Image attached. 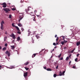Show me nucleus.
I'll use <instances>...</instances> for the list:
<instances>
[{
    "label": "nucleus",
    "instance_id": "obj_2",
    "mask_svg": "<svg viewBox=\"0 0 80 80\" xmlns=\"http://www.w3.org/2000/svg\"><path fill=\"white\" fill-rule=\"evenodd\" d=\"M1 5H3L2 7L3 8H6L7 7V4L5 2L1 4Z\"/></svg>",
    "mask_w": 80,
    "mask_h": 80
},
{
    "label": "nucleus",
    "instance_id": "obj_35",
    "mask_svg": "<svg viewBox=\"0 0 80 80\" xmlns=\"http://www.w3.org/2000/svg\"><path fill=\"white\" fill-rule=\"evenodd\" d=\"M53 45H54L55 46H56V43L54 42L53 44Z\"/></svg>",
    "mask_w": 80,
    "mask_h": 80
},
{
    "label": "nucleus",
    "instance_id": "obj_25",
    "mask_svg": "<svg viewBox=\"0 0 80 80\" xmlns=\"http://www.w3.org/2000/svg\"><path fill=\"white\" fill-rule=\"evenodd\" d=\"M9 18H12V15L10 14L9 15Z\"/></svg>",
    "mask_w": 80,
    "mask_h": 80
},
{
    "label": "nucleus",
    "instance_id": "obj_40",
    "mask_svg": "<svg viewBox=\"0 0 80 80\" xmlns=\"http://www.w3.org/2000/svg\"><path fill=\"white\" fill-rule=\"evenodd\" d=\"M43 68L44 69H45L46 70H47V67H44Z\"/></svg>",
    "mask_w": 80,
    "mask_h": 80
},
{
    "label": "nucleus",
    "instance_id": "obj_5",
    "mask_svg": "<svg viewBox=\"0 0 80 80\" xmlns=\"http://www.w3.org/2000/svg\"><path fill=\"white\" fill-rule=\"evenodd\" d=\"M30 17H32V18H33L34 19H33V21H35V20H36L35 19V15H31V14H30Z\"/></svg>",
    "mask_w": 80,
    "mask_h": 80
},
{
    "label": "nucleus",
    "instance_id": "obj_11",
    "mask_svg": "<svg viewBox=\"0 0 80 80\" xmlns=\"http://www.w3.org/2000/svg\"><path fill=\"white\" fill-rule=\"evenodd\" d=\"M36 55H37L36 54H33L32 56V58H33V57H35V56H36Z\"/></svg>",
    "mask_w": 80,
    "mask_h": 80
},
{
    "label": "nucleus",
    "instance_id": "obj_21",
    "mask_svg": "<svg viewBox=\"0 0 80 80\" xmlns=\"http://www.w3.org/2000/svg\"><path fill=\"white\" fill-rule=\"evenodd\" d=\"M58 39H59V38H58V37H57V38L56 39V42H58Z\"/></svg>",
    "mask_w": 80,
    "mask_h": 80
},
{
    "label": "nucleus",
    "instance_id": "obj_29",
    "mask_svg": "<svg viewBox=\"0 0 80 80\" xmlns=\"http://www.w3.org/2000/svg\"><path fill=\"white\" fill-rule=\"evenodd\" d=\"M61 55H62V53H61V54L59 55L58 56V57L59 58H60V57H61Z\"/></svg>",
    "mask_w": 80,
    "mask_h": 80
},
{
    "label": "nucleus",
    "instance_id": "obj_19",
    "mask_svg": "<svg viewBox=\"0 0 80 80\" xmlns=\"http://www.w3.org/2000/svg\"><path fill=\"white\" fill-rule=\"evenodd\" d=\"M75 50V48H74L71 51V53H73V52H74Z\"/></svg>",
    "mask_w": 80,
    "mask_h": 80
},
{
    "label": "nucleus",
    "instance_id": "obj_7",
    "mask_svg": "<svg viewBox=\"0 0 80 80\" xmlns=\"http://www.w3.org/2000/svg\"><path fill=\"white\" fill-rule=\"evenodd\" d=\"M35 36L36 37L37 39H38V38H40V37L38 35H36Z\"/></svg>",
    "mask_w": 80,
    "mask_h": 80
},
{
    "label": "nucleus",
    "instance_id": "obj_34",
    "mask_svg": "<svg viewBox=\"0 0 80 80\" xmlns=\"http://www.w3.org/2000/svg\"><path fill=\"white\" fill-rule=\"evenodd\" d=\"M21 30H22V31H24V29H23V28H21Z\"/></svg>",
    "mask_w": 80,
    "mask_h": 80
},
{
    "label": "nucleus",
    "instance_id": "obj_23",
    "mask_svg": "<svg viewBox=\"0 0 80 80\" xmlns=\"http://www.w3.org/2000/svg\"><path fill=\"white\" fill-rule=\"evenodd\" d=\"M12 27H16V26H15L14 25V23H12Z\"/></svg>",
    "mask_w": 80,
    "mask_h": 80
},
{
    "label": "nucleus",
    "instance_id": "obj_41",
    "mask_svg": "<svg viewBox=\"0 0 80 80\" xmlns=\"http://www.w3.org/2000/svg\"><path fill=\"white\" fill-rule=\"evenodd\" d=\"M12 10H15V8H12Z\"/></svg>",
    "mask_w": 80,
    "mask_h": 80
},
{
    "label": "nucleus",
    "instance_id": "obj_3",
    "mask_svg": "<svg viewBox=\"0 0 80 80\" xmlns=\"http://www.w3.org/2000/svg\"><path fill=\"white\" fill-rule=\"evenodd\" d=\"M29 8H30V7H29L27 9H25V10L26 11V12L28 14V11L30 10V9H29Z\"/></svg>",
    "mask_w": 80,
    "mask_h": 80
},
{
    "label": "nucleus",
    "instance_id": "obj_4",
    "mask_svg": "<svg viewBox=\"0 0 80 80\" xmlns=\"http://www.w3.org/2000/svg\"><path fill=\"white\" fill-rule=\"evenodd\" d=\"M5 53L6 54H8V57H10V54H11L10 52L8 51H7L6 52H5Z\"/></svg>",
    "mask_w": 80,
    "mask_h": 80
},
{
    "label": "nucleus",
    "instance_id": "obj_45",
    "mask_svg": "<svg viewBox=\"0 0 80 80\" xmlns=\"http://www.w3.org/2000/svg\"><path fill=\"white\" fill-rule=\"evenodd\" d=\"M72 68H74V69H75V67L73 66V67H72Z\"/></svg>",
    "mask_w": 80,
    "mask_h": 80
},
{
    "label": "nucleus",
    "instance_id": "obj_55",
    "mask_svg": "<svg viewBox=\"0 0 80 80\" xmlns=\"http://www.w3.org/2000/svg\"><path fill=\"white\" fill-rule=\"evenodd\" d=\"M52 51H54V49H52Z\"/></svg>",
    "mask_w": 80,
    "mask_h": 80
},
{
    "label": "nucleus",
    "instance_id": "obj_39",
    "mask_svg": "<svg viewBox=\"0 0 80 80\" xmlns=\"http://www.w3.org/2000/svg\"><path fill=\"white\" fill-rule=\"evenodd\" d=\"M63 59V58L62 57L60 58V60H62Z\"/></svg>",
    "mask_w": 80,
    "mask_h": 80
},
{
    "label": "nucleus",
    "instance_id": "obj_17",
    "mask_svg": "<svg viewBox=\"0 0 80 80\" xmlns=\"http://www.w3.org/2000/svg\"><path fill=\"white\" fill-rule=\"evenodd\" d=\"M15 35H14V34L13 33H12L11 35H10V37H12L14 36Z\"/></svg>",
    "mask_w": 80,
    "mask_h": 80
},
{
    "label": "nucleus",
    "instance_id": "obj_51",
    "mask_svg": "<svg viewBox=\"0 0 80 80\" xmlns=\"http://www.w3.org/2000/svg\"><path fill=\"white\" fill-rule=\"evenodd\" d=\"M71 63V61L69 62V65H70V63Z\"/></svg>",
    "mask_w": 80,
    "mask_h": 80
},
{
    "label": "nucleus",
    "instance_id": "obj_33",
    "mask_svg": "<svg viewBox=\"0 0 80 80\" xmlns=\"http://www.w3.org/2000/svg\"><path fill=\"white\" fill-rule=\"evenodd\" d=\"M6 50V48H3L2 49V50Z\"/></svg>",
    "mask_w": 80,
    "mask_h": 80
},
{
    "label": "nucleus",
    "instance_id": "obj_42",
    "mask_svg": "<svg viewBox=\"0 0 80 80\" xmlns=\"http://www.w3.org/2000/svg\"><path fill=\"white\" fill-rule=\"evenodd\" d=\"M54 65H55V66L56 65H57V62H54Z\"/></svg>",
    "mask_w": 80,
    "mask_h": 80
},
{
    "label": "nucleus",
    "instance_id": "obj_24",
    "mask_svg": "<svg viewBox=\"0 0 80 80\" xmlns=\"http://www.w3.org/2000/svg\"><path fill=\"white\" fill-rule=\"evenodd\" d=\"M57 74H55L53 75V77H54V78H55V77H57Z\"/></svg>",
    "mask_w": 80,
    "mask_h": 80
},
{
    "label": "nucleus",
    "instance_id": "obj_32",
    "mask_svg": "<svg viewBox=\"0 0 80 80\" xmlns=\"http://www.w3.org/2000/svg\"><path fill=\"white\" fill-rule=\"evenodd\" d=\"M18 34H19L20 35V34H21V32H20V31H18Z\"/></svg>",
    "mask_w": 80,
    "mask_h": 80
},
{
    "label": "nucleus",
    "instance_id": "obj_49",
    "mask_svg": "<svg viewBox=\"0 0 80 80\" xmlns=\"http://www.w3.org/2000/svg\"><path fill=\"white\" fill-rule=\"evenodd\" d=\"M57 46H55L54 47V49H55V48H57Z\"/></svg>",
    "mask_w": 80,
    "mask_h": 80
},
{
    "label": "nucleus",
    "instance_id": "obj_18",
    "mask_svg": "<svg viewBox=\"0 0 80 80\" xmlns=\"http://www.w3.org/2000/svg\"><path fill=\"white\" fill-rule=\"evenodd\" d=\"M7 38V37H4V41H6V39Z\"/></svg>",
    "mask_w": 80,
    "mask_h": 80
},
{
    "label": "nucleus",
    "instance_id": "obj_30",
    "mask_svg": "<svg viewBox=\"0 0 80 80\" xmlns=\"http://www.w3.org/2000/svg\"><path fill=\"white\" fill-rule=\"evenodd\" d=\"M25 69H26V70H28V69H29V68H26V67H25Z\"/></svg>",
    "mask_w": 80,
    "mask_h": 80
},
{
    "label": "nucleus",
    "instance_id": "obj_47",
    "mask_svg": "<svg viewBox=\"0 0 80 80\" xmlns=\"http://www.w3.org/2000/svg\"><path fill=\"white\" fill-rule=\"evenodd\" d=\"M57 37V35H56L55 36V38H56V37Z\"/></svg>",
    "mask_w": 80,
    "mask_h": 80
},
{
    "label": "nucleus",
    "instance_id": "obj_13",
    "mask_svg": "<svg viewBox=\"0 0 80 80\" xmlns=\"http://www.w3.org/2000/svg\"><path fill=\"white\" fill-rule=\"evenodd\" d=\"M29 63V62H27L24 63V65H28Z\"/></svg>",
    "mask_w": 80,
    "mask_h": 80
},
{
    "label": "nucleus",
    "instance_id": "obj_1",
    "mask_svg": "<svg viewBox=\"0 0 80 80\" xmlns=\"http://www.w3.org/2000/svg\"><path fill=\"white\" fill-rule=\"evenodd\" d=\"M3 10L4 11H5L6 12V13H8L10 11V10L8 8H4L3 9Z\"/></svg>",
    "mask_w": 80,
    "mask_h": 80
},
{
    "label": "nucleus",
    "instance_id": "obj_43",
    "mask_svg": "<svg viewBox=\"0 0 80 80\" xmlns=\"http://www.w3.org/2000/svg\"><path fill=\"white\" fill-rule=\"evenodd\" d=\"M58 66H56V69H58Z\"/></svg>",
    "mask_w": 80,
    "mask_h": 80
},
{
    "label": "nucleus",
    "instance_id": "obj_20",
    "mask_svg": "<svg viewBox=\"0 0 80 80\" xmlns=\"http://www.w3.org/2000/svg\"><path fill=\"white\" fill-rule=\"evenodd\" d=\"M23 18V17L20 18V19L18 20V22H20V20H22V18Z\"/></svg>",
    "mask_w": 80,
    "mask_h": 80
},
{
    "label": "nucleus",
    "instance_id": "obj_59",
    "mask_svg": "<svg viewBox=\"0 0 80 80\" xmlns=\"http://www.w3.org/2000/svg\"><path fill=\"white\" fill-rule=\"evenodd\" d=\"M9 5L10 4V3H9Z\"/></svg>",
    "mask_w": 80,
    "mask_h": 80
},
{
    "label": "nucleus",
    "instance_id": "obj_26",
    "mask_svg": "<svg viewBox=\"0 0 80 80\" xmlns=\"http://www.w3.org/2000/svg\"><path fill=\"white\" fill-rule=\"evenodd\" d=\"M61 43L62 45H64V42L63 41H62L61 42Z\"/></svg>",
    "mask_w": 80,
    "mask_h": 80
},
{
    "label": "nucleus",
    "instance_id": "obj_27",
    "mask_svg": "<svg viewBox=\"0 0 80 80\" xmlns=\"http://www.w3.org/2000/svg\"><path fill=\"white\" fill-rule=\"evenodd\" d=\"M4 22L3 21H2L1 22V25H3V24H4Z\"/></svg>",
    "mask_w": 80,
    "mask_h": 80
},
{
    "label": "nucleus",
    "instance_id": "obj_28",
    "mask_svg": "<svg viewBox=\"0 0 80 80\" xmlns=\"http://www.w3.org/2000/svg\"><path fill=\"white\" fill-rule=\"evenodd\" d=\"M13 38V39H15V38H16V37H15V36H14L13 37H12Z\"/></svg>",
    "mask_w": 80,
    "mask_h": 80
},
{
    "label": "nucleus",
    "instance_id": "obj_58",
    "mask_svg": "<svg viewBox=\"0 0 80 80\" xmlns=\"http://www.w3.org/2000/svg\"><path fill=\"white\" fill-rule=\"evenodd\" d=\"M43 50H42V51H41V52H42V51H43Z\"/></svg>",
    "mask_w": 80,
    "mask_h": 80
},
{
    "label": "nucleus",
    "instance_id": "obj_31",
    "mask_svg": "<svg viewBox=\"0 0 80 80\" xmlns=\"http://www.w3.org/2000/svg\"><path fill=\"white\" fill-rule=\"evenodd\" d=\"M65 72V71H63V72H62V75H64V74Z\"/></svg>",
    "mask_w": 80,
    "mask_h": 80
},
{
    "label": "nucleus",
    "instance_id": "obj_15",
    "mask_svg": "<svg viewBox=\"0 0 80 80\" xmlns=\"http://www.w3.org/2000/svg\"><path fill=\"white\" fill-rule=\"evenodd\" d=\"M47 71H52V69H50V68H48L47 69Z\"/></svg>",
    "mask_w": 80,
    "mask_h": 80
},
{
    "label": "nucleus",
    "instance_id": "obj_44",
    "mask_svg": "<svg viewBox=\"0 0 80 80\" xmlns=\"http://www.w3.org/2000/svg\"><path fill=\"white\" fill-rule=\"evenodd\" d=\"M79 55H80V54H78L77 55V57H78V56H79Z\"/></svg>",
    "mask_w": 80,
    "mask_h": 80
},
{
    "label": "nucleus",
    "instance_id": "obj_48",
    "mask_svg": "<svg viewBox=\"0 0 80 80\" xmlns=\"http://www.w3.org/2000/svg\"><path fill=\"white\" fill-rule=\"evenodd\" d=\"M37 17H40V15H37Z\"/></svg>",
    "mask_w": 80,
    "mask_h": 80
},
{
    "label": "nucleus",
    "instance_id": "obj_14",
    "mask_svg": "<svg viewBox=\"0 0 80 80\" xmlns=\"http://www.w3.org/2000/svg\"><path fill=\"white\" fill-rule=\"evenodd\" d=\"M18 26L20 27H22V24H21L20 23H19L18 24Z\"/></svg>",
    "mask_w": 80,
    "mask_h": 80
},
{
    "label": "nucleus",
    "instance_id": "obj_56",
    "mask_svg": "<svg viewBox=\"0 0 80 80\" xmlns=\"http://www.w3.org/2000/svg\"><path fill=\"white\" fill-rule=\"evenodd\" d=\"M33 13V12H30V13Z\"/></svg>",
    "mask_w": 80,
    "mask_h": 80
},
{
    "label": "nucleus",
    "instance_id": "obj_9",
    "mask_svg": "<svg viewBox=\"0 0 80 80\" xmlns=\"http://www.w3.org/2000/svg\"><path fill=\"white\" fill-rule=\"evenodd\" d=\"M11 47L12 49V50H13V49H14L15 48L14 46H11Z\"/></svg>",
    "mask_w": 80,
    "mask_h": 80
},
{
    "label": "nucleus",
    "instance_id": "obj_54",
    "mask_svg": "<svg viewBox=\"0 0 80 80\" xmlns=\"http://www.w3.org/2000/svg\"><path fill=\"white\" fill-rule=\"evenodd\" d=\"M58 42L56 43V45H58Z\"/></svg>",
    "mask_w": 80,
    "mask_h": 80
},
{
    "label": "nucleus",
    "instance_id": "obj_22",
    "mask_svg": "<svg viewBox=\"0 0 80 80\" xmlns=\"http://www.w3.org/2000/svg\"><path fill=\"white\" fill-rule=\"evenodd\" d=\"M1 28L2 30H3V24H2V25H1Z\"/></svg>",
    "mask_w": 80,
    "mask_h": 80
},
{
    "label": "nucleus",
    "instance_id": "obj_53",
    "mask_svg": "<svg viewBox=\"0 0 80 80\" xmlns=\"http://www.w3.org/2000/svg\"><path fill=\"white\" fill-rule=\"evenodd\" d=\"M1 49H2V47H1V46H0V50Z\"/></svg>",
    "mask_w": 80,
    "mask_h": 80
},
{
    "label": "nucleus",
    "instance_id": "obj_37",
    "mask_svg": "<svg viewBox=\"0 0 80 80\" xmlns=\"http://www.w3.org/2000/svg\"><path fill=\"white\" fill-rule=\"evenodd\" d=\"M78 60V58H76L75 59V62H77Z\"/></svg>",
    "mask_w": 80,
    "mask_h": 80
},
{
    "label": "nucleus",
    "instance_id": "obj_52",
    "mask_svg": "<svg viewBox=\"0 0 80 80\" xmlns=\"http://www.w3.org/2000/svg\"><path fill=\"white\" fill-rule=\"evenodd\" d=\"M28 32H30V29H28Z\"/></svg>",
    "mask_w": 80,
    "mask_h": 80
},
{
    "label": "nucleus",
    "instance_id": "obj_36",
    "mask_svg": "<svg viewBox=\"0 0 80 80\" xmlns=\"http://www.w3.org/2000/svg\"><path fill=\"white\" fill-rule=\"evenodd\" d=\"M68 59H69V58H68V57H67L66 58V60H68Z\"/></svg>",
    "mask_w": 80,
    "mask_h": 80
},
{
    "label": "nucleus",
    "instance_id": "obj_10",
    "mask_svg": "<svg viewBox=\"0 0 80 80\" xmlns=\"http://www.w3.org/2000/svg\"><path fill=\"white\" fill-rule=\"evenodd\" d=\"M59 76H62V72L60 71L59 72Z\"/></svg>",
    "mask_w": 80,
    "mask_h": 80
},
{
    "label": "nucleus",
    "instance_id": "obj_46",
    "mask_svg": "<svg viewBox=\"0 0 80 80\" xmlns=\"http://www.w3.org/2000/svg\"><path fill=\"white\" fill-rule=\"evenodd\" d=\"M64 42H65V43H67V41H65V40H64Z\"/></svg>",
    "mask_w": 80,
    "mask_h": 80
},
{
    "label": "nucleus",
    "instance_id": "obj_8",
    "mask_svg": "<svg viewBox=\"0 0 80 80\" xmlns=\"http://www.w3.org/2000/svg\"><path fill=\"white\" fill-rule=\"evenodd\" d=\"M80 42H77L76 43L77 46H78V45H80Z\"/></svg>",
    "mask_w": 80,
    "mask_h": 80
},
{
    "label": "nucleus",
    "instance_id": "obj_60",
    "mask_svg": "<svg viewBox=\"0 0 80 80\" xmlns=\"http://www.w3.org/2000/svg\"><path fill=\"white\" fill-rule=\"evenodd\" d=\"M15 41V40H14V42Z\"/></svg>",
    "mask_w": 80,
    "mask_h": 80
},
{
    "label": "nucleus",
    "instance_id": "obj_57",
    "mask_svg": "<svg viewBox=\"0 0 80 80\" xmlns=\"http://www.w3.org/2000/svg\"><path fill=\"white\" fill-rule=\"evenodd\" d=\"M5 58H7V57H5Z\"/></svg>",
    "mask_w": 80,
    "mask_h": 80
},
{
    "label": "nucleus",
    "instance_id": "obj_6",
    "mask_svg": "<svg viewBox=\"0 0 80 80\" xmlns=\"http://www.w3.org/2000/svg\"><path fill=\"white\" fill-rule=\"evenodd\" d=\"M28 74V72H26L25 73H24V77H27V75Z\"/></svg>",
    "mask_w": 80,
    "mask_h": 80
},
{
    "label": "nucleus",
    "instance_id": "obj_16",
    "mask_svg": "<svg viewBox=\"0 0 80 80\" xmlns=\"http://www.w3.org/2000/svg\"><path fill=\"white\" fill-rule=\"evenodd\" d=\"M20 37H18L17 39V41H20Z\"/></svg>",
    "mask_w": 80,
    "mask_h": 80
},
{
    "label": "nucleus",
    "instance_id": "obj_50",
    "mask_svg": "<svg viewBox=\"0 0 80 80\" xmlns=\"http://www.w3.org/2000/svg\"><path fill=\"white\" fill-rule=\"evenodd\" d=\"M2 66L0 65V68H2Z\"/></svg>",
    "mask_w": 80,
    "mask_h": 80
},
{
    "label": "nucleus",
    "instance_id": "obj_12",
    "mask_svg": "<svg viewBox=\"0 0 80 80\" xmlns=\"http://www.w3.org/2000/svg\"><path fill=\"white\" fill-rule=\"evenodd\" d=\"M15 28H17V30H18V31H20V29H19V28H18V27L15 26Z\"/></svg>",
    "mask_w": 80,
    "mask_h": 80
},
{
    "label": "nucleus",
    "instance_id": "obj_61",
    "mask_svg": "<svg viewBox=\"0 0 80 80\" xmlns=\"http://www.w3.org/2000/svg\"><path fill=\"white\" fill-rule=\"evenodd\" d=\"M35 11H36V10H35Z\"/></svg>",
    "mask_w": 80,
    "mask_h": 80
},
{
    "label": "nucleus",
    "instance_id": "obj_38",
    "mask_svg": "<svg viewBox=\"0 0 80 80\" xmlns=\"http://www.w3.org/2000/svg\"><path fill=\"white\" fill-rule=\"evenodd\" d=\"M8 46V44H7V43H6L5 44V47H7Z\"/></svg>",
    "mask_w": 80,
    "mask_h": 80
}]
</instances>
